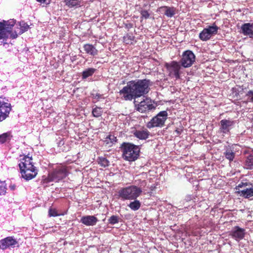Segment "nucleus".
Masks as SVG:
<instances>
[{
  "label": "nucleus",
  "instance_id": "f257e3e1",
  "mask_svg": "<svg viewBox=\"0 0 253 253\" xmlns=\"http://www.w3.org/2000/svg\"><path fill=\"white\" fill-rule=\"evenodd\" d=\"M149 85L148 80L131 81L120 90L119 93L125 100L131 101L147 94L149 92Z\"/></svg>",
  "mask_w": 253,
  "mask_h": 253
},
{
  "label": "nucleus",
  "instance_id": "f03ea898",
  "mask_svg": "<svg viewBox=\"0 0 253 253\" xmlns=\"http://www.w3.org/2000/svg\"><path fill=\"white\" fill-rule=\"evenodd\" d=\"M19 167L22 177L26 180H31L38 174V169L33 165L32 158L29 155L21 159Z\"/></svg>",
  "mask_w": 253,
  "mask_h": 253
},
{
  "label": "nucleus",
  "instance_id": "7ed1b4c3",
  "mask_svg": "<svg viewBox=\"0 0 253 253\" xmlns=\"http://www.w3.org/2000/svg\"><path fill=\"white\" fill-rule=\"evenodd\" d=\"M122 152L123 158L126 161L133 162L139 156V146L128 142H123L120 147Z\"/></svg>",
  "mask_w": 253,
  "mask_h": 253
},
{
  "label": "nucleus",
  "instance_id": "20e7f679",
  "mask_svg": "<svg viewBox=\"0 0 253 253\" xmlns=\"http://www.w3.org/2000/svg\"><path fill=\"white\" fill-rule=\"evenodd\" d=\"M142 190L136 186H130L122 188L118 192L120 198L124 200L136 199L141 193Z\"/></svg>",
  "mask_w": 253,
  "mask_h": 253
},
{
  "label": "nucleus",
  "instance_id": "39448f33",
  "mask_svg": "<svg viewBox=\"0 0 253 253\" xmlns=\"http://www.w3.org/2000/svg\"><path fill=\"white\" fill-rule=\"evenodd\" d=\"M15 24V21L13 19L0 22V41H1L4 44L7 43L5 42L9 37L10 30Z\"/></svg>",
  "mask_w": 253,
  "mask_h": 253
},
{
  "label": "nucleus",
  "instance_id": "423d86ee",
  "mask_svg": "<svg viewBox=\"0 0 253 253\" xmlns=\"http://www.w3.org/2000/svg\"><path fill=\"white\" fill-rule=\"evenodd\" d=\"M167 116L168 113L167 111H163L160 112L147 123V126L148 128H152L163 126L167 120Z\"/></svg>",
  "mask_w": 253,
  "mask_h": 253
},
{
  "label": "nucleus",
  "instance_id": "0eeeda50",
  "mask_svg": "<svg viewBox=\"0 0 253 253\" xmlns=\"http://www.w3.org/2000/svg\"><path fill=\"white\" fill-rule=\"evenodd\" d=\"M67 175L66 169L63 166H58L48 175L49 181L58 182Z\"/></svg>",
  "mask_w": 253,
  "mask_h": 253
},
{
  "label": "nucleus",
  "instance_id": "6e6552de",
  "mask_svg": "<svg viewBox=\"0 0 253 253\" xmlns=\"http://www.w3.org/2000/svg\"><path fill=\"white\" fill-rule=\"evenodd\" d=\"M166 66L170 76L177 79L180 78L181 66L177 62L173 61L170 63H167Z\"/></svg>",
  "mask_w": 253,
  "mask_h": 253
},
{
  "label": "nucleus",
  "instance_id": "1a4fd4ad",
  "mask_svg": "<svg viewBox=\"0 0 253 253\" xmlns=\"http://www.w3.org/2000/svg\"><path fill=\"white\" fill-rule=\"evenodd\" d=\"M195 60L194 54L190 50H187L182 54L181 60V65L184 68L190 67Z\"/></svg>",
  "mask_w": 253,
  "mask_h": 253
},
{
  "label": "nucleus",
  "instance_id": "9d476101",
  "mask_svg": "<svg viewBox=\"0 0 253 253\" xmlns=\"http://www.w3.org/2000/svg\"><path fill=\"white\" fill-rule=\"evenodd\" d=\"M252 184L247 182H241L238 185L239 188H243L242 190H239L238 191V194L240 196L243 197L245 198H249L253 196V188L250 187Z\"/></svg>",
  "mask_w": 253,
  "mask_h": 253
},
{
  "label": "nucleus",
  "instance_id": "9b49d317",
  "mask_svg": "<svg viewBox=\"0 0 253 253\" xmlns=\"http://www.w3.org/2000/svg\"><path fill=\"white\" fill-rule=\"evenodd\" d=\"M136 101H134L136 110L140 113H145L147 111L151 110L154 107L152 104L151 100L148 98H146L141 101L138 104H136Z\"/></svg>",
  "mask_w": 253,
  "mask_h": 253
},
{
  "label": "nucleus",
  "instance_id": "f8f14e48",
  "mask_svg": "<svg viewBox=\"0 0 253 253\" xmlns=\"http://www.w3.org/2000/svg\"><path fill=\"white\" fill-rule=\"evenodd\" d=\"M11 110L10 103L0 100V122L6 119Z\"/></svg>",
  "mask_w": 253,
  "mask_h": 253
},
{
  "label": "nucleus",
  "instance_id": "ddd939ff",
  "mask_svg": "<svg viewBox=\"0 0 253 253\" xmlns=\"http://www.w3.org/2000/svg\"><path fill=\"white\" fill-rule=\"evenodd\" d=\"M245 229L236 226L229 232V235L237 241L242 240L245 236Z\"/></svg>",
  "mask_w": 253,
  "mask_h": 253
},
{
  "label": "nucleus",
  "instance_id": "4468645a",
  "mask_svg": "<svg viewBox=\"0 0 253 253\" xmlns=\"http://www.w3.org/2000/svg\"><path fill=\"white\" fill-rule=\"evenodd\" d=\"M17 244V241L13 237H7L0 240V249L5 250L8 248H13Z\"/></svg>",
  "mask_w": 253,
  "mask_h": 253
},
{
  "label": "nucleus",
  "instance_id": "2eb2a0df",
  "mask_svg": "<svg viewBox=\"0 0 253 253\" xmlns=\"http://www.w3.org/2000/svg\"><path fill=\"white\" fill-rule=\"evenodd\" d=\"M221 131L224 133L229 132L231 127L234 125V122L229 120H222L220 122Z\"/></svg>",
  "mask_w": 253,
  "mask_h": 253
},
{
  "label": "nucleus",
  "instance_id": "dca6fc26",
  "mask_svg": "<svg viewBox=\"0 0 253 253\" xmlns=\"http://www.w3.org/2000/svg\"><path fill=\"white\" fill-rule=\"evenodd\" d=\"M81 221L86 226H93L96 224L98 219L94 216L86 215L83 216L81 219Z\"/></svg>",
  "mask_w": 253,
  "mask_h": 253
},
{
  "label": "nucleus",
  "instance_id": "f3484780",
  "mask_svg": "<svg viewBox=\"0 0 253 253\" xmlns=\"http://www.w3.org/2000/svg\"><path fill=\"white\" fill-rule=\"evenodd\" d=\"M242 33L245 35H248L250 38L253 37V25L250 23H245L241 27Z\"/></svg>",
  "mask_w": 253,
  "mask_h": 253
},
{
  "label": "nucleus",
  "instance_id": "a211bd4d",
  "mask_svg": "<svg viewBox=\"0 0 253 253\" xmlns=\"http://www.w3.org/2000/svg\"><path fill=\"white\" fill-rule=\"evenodd\" d=\"M84 49L86 53L91 56H95L98 54V50L92 44L86 43L84 45Z\"/></svg>",
  "mask_w": 253,
  "mask_h": 253
},
{
  "label": "nucleus",
  "instance_id": "6ab92c4d",
  "mask_svg": "<svg viewBox=\"0 0 253 253\" xmlns=\"http://www.w3.org/2000/svg\"><path fill=\"white\" fill-rule=\"evenodd\" d=\"M133 134L136 137L139 139L145 140L148 137L149 132L146 129L136 130L134 132Z\"/></svg>",
  "mask_w": 253,
  "mask_h": 253
},
{
  "label": "nucleus",
  "instance_id": "aec40b11",
  "mask_svg": "<svg viewBox=\"0 0 253 253\" xmlns=\"http://www.w3.org/2000/svg\"><path fill=\"white\" fill-rule=\"evenodd\" d=\"M161 9H165V14L168 17H171L175 14V8L173 7L162 6Z\"/></svg>",
  "mask_w": 253,
  "mask_h": 253
},
{
  "label": "nucleus",
  "instance_id": "412c9836",
  "mask_svg": "<svg viewBox=\"0 0 253 253\" xmlns=\"http://www.w3.org/2000/svg\"><path fill=\"white\" fill-rule=\"evenodd\" d=\"M117 141V138L113 135L110 134L105 138L104 140L106 144L109 145V146H112L113 144L116 143Z\"/></svg>",
  "mask_w": 253,
  "mask_h": 253
},
{
  "label": "nucleus",
  "instance_id": "4be33fe9",
  "mask_svg": "<svg viewBox=\"0 0 253 253\" xmlns=\"http://www.w3.org/2000/svg\"><path fill=\"white\" fill-rule=\"evenodd\" d=\"M245 166L247 169H253V154L249 155L247 158Z\"/></svg>",
  "mask_w": 253,
  "mask_h": 253
},
{
  "label": "nucleus",
  "instance_id": "5701e85b",
  "mask_svg": "<svg viewBox=\"0 0 253 253\" xmlns=\"http://www.w3.org/2000/svg\"><path fill=\"white\" fill-rule=\"evenodd\" d=\"M207 30L209 34L211 37L212 35H215L217 33L218 27L215 25H213L212 26H209L208 28H205Z\"/></svg>",
  "mask_w": 253,
  "mask_h": 253
},
{
  "label": "nucleus",
  "instance_id": "b1692460",
  "mask_svg": "<svg viewBox=\"0 0 253 253\" xmlns=\"http://www.w3.org/2000/svg\"><path fill=\"white\" fill-rule=\"evenodd\" d=\"M207 31V30L205 28L199 34L200 39L203 41H206L211 38L210 35Z\"/></svg>",
  "mask_w": 253,
  "mask_h": 253
},
{
  "label": "nucleus",
  "instance_id": "393cba45",
  "mask_svg": "<svg viewBox=\"0 0 253 253\" xmlns=\"http://www.w3.org/2000/svg\"><path fill=\"white\" fill-rule=\"evenodd\" d=\"M141 206L140 202L138 200H135L133 202H130L128 205V207L133 211L138 210Z\"/></svg>",
  "mask_w": 253,
  "mask_h": 253
},
{
  "label": "nucleus",
  "instance_id": "a878e982",
  "mask_svg": "<svg viewBox=\"0 0 253 253\" xmlns=\"http://www.w3.org/2000/svg\"><path fill=\"white\" fill-rule=\"evenodd\" d=\"M224 154L225 158L229 160V161H233L235 157V153L231 149H227Z\"/></svg>",
  "mask_w": 253,
  "mask_h": 253
},
{
  "label": "nucleus",
  "instance_id": "bb28decb",
  "mask_svg": "<svg viewBox=\"0 0 253 253\" xmlns=\"http://www.w3.org/2000/svg\"><path fill=\"white\" fill-rule=\"evenodd\" d=\"M20 28L19 29L18 34L19 35L23 34L24 32L27 31L29 28V26L24 22H20L19 23Z\"/></svg>",
  "mask_w": 253,
  "mask_h": 253
},
{
  "label": "nucleus",
  "instance_id": "cd10ccee",
  "mask_svg": "<svg viewBox=\"0 0 253 253\" xmlns=\"http://www.w3.org/2000/svg\"><path fill=\"white\" fill-rule=\"evenodd\" d=\"M65 2L66 4L70 8L80 5V0H65Z\"/></svg>",
  "mask_w": 253,
  "mask_h": 253
},
{
  "label": "nucleus",
  "instance_id": "c85d7f7f",
  "mask_svg": "<svg viewBox=\"0 0 253 253\" xmlns=\"http://www.w3.org/2000/svg\"><path fill=\"white\" fill-rule=\"evenodd\" d=\"M95 70V69L89 68L87 70L84 71L83 72V78L86 79L87 77L92 76L93 74L94 73Z\"/></svg>",
  "mask_w": 253,
  "mask_h": 253
},
{
  "label": "nucleus",
  "instance_id": "c756f323",
  "mask_svg": "<svg viewBox=\"0 0 253 253\" xmlns=\"http://www.w3.org/2000/svg\"><path fill=\"white\" fill-rule=\"evenodd\" d=\"M92 115L94 117L98 118L100 117L102 113V108L100 107H95L92 110Z\"/></svg>",
  "mask_w": 253,
  "mask_h": 253
},
{
  "label": "nucleus",
  "instance_id": "7c9ffc66",
  "mask_svg": "<svg viewBox=\"0 0 253 253\" xmlns=\"http://www.w3.org/2000/svg\"><path fill=\"white\" fill-rule=\"evenodd\" d=\"M98 164L102 167H106L109 165V161L106 158L104 157H99L98 160Z\"/></svg>",
  "mask_w": 253,
  "mask_h": 253
},
{
  "label": "nucleus",
  "instance_id": "2f4dec72",
  "mask_svg": "<svg viewBox=\"0 0 253 253\" xmlns=\"http://www.w3.org/2000/svg\"><path fill=\"white\" fill-rule=\"evenodd\" d=\"M134 37L132 35L127 34L124 37V42L126 44H130L132 43V42L134 40Z\"/></svg>",
  "mask_w": 253,
  "mask_h": 253
},
{
  "label": "nucleus",
  "instance_id": "473e14b6",
  "mask_svg": "<svg viewBox=\"0 0 253 253\" xmlns=\"http://www.w3.org/2000/svg\"><path fill=\"white\" fill-rule=\"evenodd\" d=\"M10 134L7 132L0 135V143L2 144L6 142Z\"/></svg>",
  "mask_w": 253,
  "mask_h": 253
},
{
  "label": "nucleus",
  "instance_id": "72a5a7b5",
  "mask_svg": "<svg viewBox=\"0 0 253 253\" xmlns=\"http://www.w3.org/2000/svg\"><path fill=\"white\" fill-rule=\"evenodd\" d=\"M6 193V184L5 182L0 181V195H4Z\"/></svg>",
  "mask_w": 253,
  "mask_h": 253
},
{
  "label": "nucleus",
  "instance_id": "f704fd0d",
  "mask_svg": "<svg viewBox=\"0 0 253 253\" xmlns=\"http://www.w3.org/2000/svg\"><path fill=\"white\" fill-rule=\"evenodd\" d=\"M109 222L111 224H115L119 222V218L115 215L111 216L108 220Z\"/></svg>",
  "mask_w": 253,
  "mask_h": 253
},
{
  "label": "nucleus",
  "instance_id": "c9c22d12",
  "mask_svg": "<svg viewBox=\"0 0 253 253\" xmlns=\"http://www.w3.org/2000/svg\"><path fill=\"white\" fill-rule=\"evenodd\" d=\"M60 214L57 213V211L55 209L50 208L48 210V215L51 216H57Z\"/></svg>",
  "mask_w": 253,
  "mask_h": 253
},
{
  "label": "nucleus",
  "instance_id": "e433bc0d",
  "mask_svg": "<svg viewBox=\"0 0 253 253\" xmlns=\"http://www.w3.org/2000/svg\"><path fill=\"white\" fill-rule=\"evenodd\" d=\"M18 32H19V30H17V31H14V32L12 31L11 30H10V35H9V37H10V38H11L12 39H15L17 38L18 37V34H19Z\"/></svg>",
  "mask_w": 253,
  "mask_h": 253
},
{
  "label": "nucleus",
  "instance_id": "4c0bfd02",
  "mask_svg": "<svg viewBox=\"0 0 253 253\" xmlns=\"http://www.w3.org/2000/svg\"><path fill=\"white\" fill-rule=\"evenodd\" d=\"M140 13L142 18L147 19L149 17L150 14L147 10H141Z\"/></svg>",
  "mask_w": 253,
  "mask_h": 253
},
{
  "label": "nucleus",
  "instance_id": "58836bf2",
  "mask_svg": "<svg viewBox=\"0 0 253 253\" xmlns=\"http://www.w3.org/2000/svg\"><path fill=\"white\" fill-rule=\"evenodd\" d=\"M247 95L250 98V101L253 102V91H249L247 94Z\"/></svg>",
  "mask_w": 253,
  "mask_h": 253
},
{
  "label": "nucleus",
  "instance_id": "ea45409f",
  "mask_svg": "<svg viewBox=\"0 0 253 253\" xmlns=\"http://www.w3.org/2000/svg\"><path fill=\"white\" fill-rule=\"evenodd\" d=\"M146 184L147 182L145 180L142 181L140 183V188L141 189V188H144L146 186Z\"/></svg>",
  "mask_w": 253,
  "mask_h": 253
},
{
  "label": "nucleus",
  "instance_id": "a19ab883",
  "mask_svg": "<svg viewBox=\"0 0 253 253\" xmlns=\"http://www.w3.org/2000/svg\"><path fill=\"white\" fill-rule=\"evenodd\" d=\"M9 188L11 190H14L16 188V186L14 184L10 185Z\"/></svg>",
  "mask_w": 253,
  "mask_h": 253
},
{
  "label": "nucleus",
  "instance_id": "79ce46f5",
  "mask_svg": "<svg viewBox=\"0 0 253 253\" xmlns=\"http://www.w3.org/2000/svg\"><path fill=\"white\" fill-rule=\"evenodd\" d=\"M101 95H100L99 94H96L94 96V98H96L97 99H99L100 97H101Z\"/></svg>",
  "mask_w": 253,
  "mask_h": 253
},
{
  "label": "nucleus",
  "instance_id": "37998d69",
  "mask_svg": "<svg viewBox=\"0 0 253 253\" xmlns=\"http://www.w3.org/2000/svg\"><path fill=\"white\" fill-rule=\"evenodd\" d=\"M37 1L41 2V3H44L45 2L46 0H36Z\"/></svg>",
  "mask_w": 253,
  "mask_h": 253
},
{
  "label": "nucleus",
  "instance_id": "c03bdc74",
  "mask_svg": "<svg viewBox=\"0 0 253 253\" xmlns=\"http://www.w3.org/2000/svg\"><path fill=\"white\" fill-rule=\"evenodd\" d=\"M175 132L177 133V134H180L181 133V130L179 129L175 130Z\"/></svg>",
  "mask_w": 253,
  "mask_h": 253
},
{
  "label": "nucleus",
  "instance_id": "a18cd8bd",
  "mask_svg": "<svg viewBox=\"0 0 253 253\" xmlns=\"http://www.w3.org/2000/svg\"><path fill=\"white\" fill-rule=\"evenodd\" d=\"M132 24H129L128 25H127V27L128 28H131V27H132Z\"/></svg>",
  "mask_w": 253,
  "mask_h": 253
}]
</instances>
